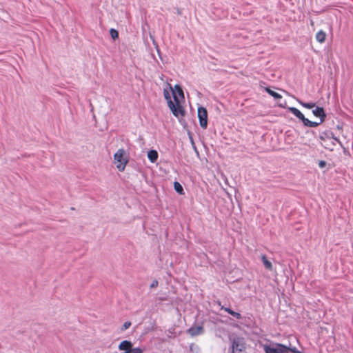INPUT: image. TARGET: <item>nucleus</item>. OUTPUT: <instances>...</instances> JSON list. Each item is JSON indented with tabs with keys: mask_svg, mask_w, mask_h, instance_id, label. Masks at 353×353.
<instances>
[{
	"mask_svg": "<svg viewBox=\"0 0 353 353\" xmlns=\"http://www.w3.org/2000/svg\"><path fill=\"white\" fill-rule=\"evenodd\" d=\"M168 88L172 92L174 101L173 104L177 112H172L173 115L178 119H181L185 116V110L182 105L185 100L184 93L181 87L176 84L172 87L170 83H168Z\"/></svg>",
	"mask_w": 353,
	"mask_h": 353,
	"instance_id": "nucleus-1",
	"label": "nucleus"
},
{
	"mask_svg": "<svg viewBox=\"0 0 353 353\" xmlns=\"http://www.w3.org/2000/svg\"><path fill=\"white\" fill-rule=\"evenodd\" d=\"M265 353H302L296 347H292L279 343H270L261 345Z\"/></svg>",
	"mask_w": 353,
	"mask_h": 353,
	"instance_id": "nucleus-2",
	"label": "nucleus"
},
{
	"mask_svg": "<svg viewBox=\"0 0 353 353\" xmlns=\"http://www.w3.org/2000/svg\"><path fill=\"white\" fill-rule=\"evenodd\" d=\"M113 163L119 172L124 171L128 163V155L123 148H120L115 152Z\"/></svg>",
	"mask_w": 353,
	"mask_h": 353,
	"instance_id": "nucleus-3",
	"label": "nucleus"
},
{
	"mask_svg": "<svg viewBox=\"0 0 353 353\" xmlns=\"http://www.w3.org/2000/svg\"><path fill=\"white\" fill-rule=\"evenodd\" d=\"M231 350L232 353H245V342L243 337L233 336L230 339Z\"/></svg>",
	"mask_w": 353,
	"mask_h": 353,
	"instance_id": "nucleus-4",
	"label": "nucleus"
},
{
	"mask_svg": "<svg viewBox=\"0 0 353 353\" xmlns=\"http://www.w3.org/2000/svg\"><path fill=\"white\" fill-rule=\"evenodd\" d=\"M288 110L292 112L295 117H296L299 119H300L305 126L315 128L319 125V123H316L314 121H311L307 118L305 117L303 113L297 108L294 107L288 108Z\"/></svg>",
	"mask_w": 353,
	"mask_h": 353,
	"instance_id": "nucleus-5",
	"label": "nucleus"
},
{
	"mask_svg": "<svg viewBox=\"0 0 353 353\" xmlns=\"http://www.w3.org/2000/svg\"><path fill=\"white\" fill-rule=\"evenodd\" d=\"M197 116L199 121V125L203 129L208 127V111L204 107H199L197 110Z\"/></svg>",
	"mask_w": 353,
	"mask_h": 353,
	"instance_id": "nucleus-6",
	"label": "nucleus"
},
{
	"mask_svg": "<svg viewBox=\"0 0 353 353\" xmlns=\"http://www.w3.org/2000/svg\"><path fill=\"white\" fill-rule=\"evenodd\" d=\"M170 90L168 88V83H166L165 87L163 88V96H164V98H165V99L167 101L168 106L170 108V111L171 112H176V109L174 108V105L173 104V101L171 99V96H170Z\"/></svg>",
	"mask_w": 353,
	"mask_h": 353,
	"instance_id": "nucleus-7",
	"label": "nucleus"
},
{
	"mask_svg": "<svg viewBox=\"0 0 353 353\" xmlns=\"http://www.w3.org/2000/svg\"><path fill=\"white\" fill-rule=\"evenodd\" d=\"M187 332L191 336H196L202 334L204 332V329L202 325H196V326H192L190 328H189Z\"/></svg>",
	"mask_w": 353,
	"mask_h": 353,
	"instance_id": "nucleus-8",
	"label": "nucleus"
},
{
	"mask_svg": "<svg viewBox=\"0 0 353 353\" xmlns=\"http://www.w3.org/2000/svg\"><path fill=\"white\" fill-rule=\"evenodd\" d=\"M312 113L315 117L319 118V124L324 121L326 116L323 108L316 107L312 110Z\"/></svg>",
	"mask_w": 353,
	"mask_h": 353,
	"instance_id": "nucleus-9",
	"label": "nucleus"
},
{
	"mask_svg": "<svg viewBox=\"0 0 353 353\" xmlns=\"http://www.w3.org/2000/svg\"><path fill=\"white\" fill-rule=\"evenodd\" d=\"M158 157L159 154L157 150H151L148 152V158L152 163L156 162Z\"/></svg>",
	"mask_w": 353,
	"mask_h": 353,
	"instance_id": "nucleus-10",
	"label": "nucleus"
},
{
	"mask_svg": "<svg viewBox=\"0 0 353 353\" xmlns=\"http://www.w3.org/2000/svg\"><path fill=\"white\" fill-rule=\"evenodd\" d=\"M326 34L324 31L320 30L316 34V39L318 42L322 43L325 41Z\"/></svg>",
	"mask_w": 353,
	"mask_h": 353,
	"instance_id": "nucleus-11",
	"label": "nucleus"
},
{
	"mask_svg": "<svg viewBox=\"0 0 353 353\" xmlns=\"http://www.w3.org/2000/svg\"><path fill=\"white\" fill-rule=\"evenodd\" d=\"M221 310H225V312H227L228 313H229L230 314H231L234 317L236 318L237 319H241V315L240 313L236 312L232 310L231 309H230L228 307H222Z\"/></svg>",
	"mask_w": 353,
	"mask_h": 353,
	"instance_id": "nucleus-12",
	"label": "nucleus"
},
{
	"mask_svg": "<svg viewBox=\"0 0 353 353\" xmlns=\"http://www.w3.org/2000/svg\"><path fill=\"white\" fill-rule=\"evenodd\" d=\"M261 260H262V262H263L264 266L265 267V268H267L269 270H272V263L268 260V259L266 258V256L265 255H263L261 256Z\"/></svg>",
	"mask_w": 353,
	"mask_h": 353,
	"instance_id": "nucleus-13",
	"label": "nucleus"
},
{
	"mask_svg": "<svg viewBox=\"0 0 353 353\" xmlns=\"http://www.w3.org/2000/svg\"><path fill=\"white\" fill-rule=\"evenodd\" d=\"M174 188L175 191L181 195L184 194V190L182 185L177 181L174 183Z\"/></svg>",
	"mask_w": 353,
	"mask_h": 353,
	"instance_id": "nucleus-14",
	"label": "nucleus"
},
{
	"mask_svg": "<svg viewBox=\"0 0 353 353\" xmlns=\"http://www.w3.org/2000/svg\"><path fill=\"white\" fill-rule=\"evenodd\" d=\"M265 91H266V92H267L270 95H271L272 97H274V99H281V98H282V96H281L280 94H279V93H277V92H274V91L272 90H271V89H270L269 88H265Z\"/></svg>",
	"mask_w": 353,
	"mask_h": 353,
	"instance_id": "nucleus-15",
	"label": "nucleus"
},
{
	"mask_svg": "<svg viewBox=\"0 0 353 353\" xmlns=\"http://www.w3.org/2000/svg\"><path fill=\"white\" fill-rule=\"evenodd\" d=\"M299 103L302 106H303L304 108H307V109H312V108H314L315 107V103H304V102H301L300 101H299Z\"/></svg>",
	"mask_w": 353,
	"mask_h": 353,
	"instance_id": "nucleus-16",
	"label": "nucleus"
},
{
	"mask_svg": "<svg viewBox=\"0 0 353 353\" xmlns=\"http://www.w3.org/2000/svg\"><path fill=\"white\" fill-rule=\"evenodd\" d=\"M110 36L114 40L118 38L119 37V32L117 30H116L115 29H110Z\"/></svg>",
	"mask_w": 353,
	"mask_h": 353,
	"instance_id": "nucleus-17",
	"label": "nucleus"
},
{
	"mask_svg": "<svg viewBox=\"0 0 353 353\" xmlns=\"http://www.w3.org/2000/svg\"><path fill=\"white\" fill-rule=\"evenodd\" d=\"M159 285V282L157 280H154L150 284V288H156Z\"/></svg>",
	"mask_w": 353,
	"mask_h": 353,
	"instance_id": "nucleus-18",
	"label": "nucleus"
},
{
	"mask_svg": "<svg viewBox=\"0 0 353 353\" xmlns=\"http://www.w3.org/2000/svg\"><path fill=\"white\" fill-rule=\"evenodd\" d=\"M326 165V162L325 161H320L319 163V166L321 168H324Z\"/></svg>",
	"mask_w": 353,
	"mask_h": 353,
	"instance_id": "nucleus-19",
	"label": "nucleus"
},
{
	"mask_svg": "<svg viewBox=\"0 0 353 353\" xmlns=\"http://www.w3.org/2000/svg\"><path fill=\"white\" fill-rule=\"evenodd\" d=\"M130 325H131V323L130 322H125L123 324V329L124 330H127L128 328L130 327Z\"/></svg>",
	"mask_w": 353,
	"mask_h": 353,
	"instance_id": "nucleus-20",
	"label": "nucleus"
},
{
	"mask_svg": "<svg viewBox=\"0 0 353 353\" xmlns=\"http://www.w3.org/2000/svg\"><path fill=\"white\" fill-rule=\"evenodd\" d=\"M334 140L335 141H336V142H338V143H341L340 141H339L338 139H336V138H334Z\"/></svg>",
	"mask_w": 353,
	"mask_h": 353,
	"instance_id": "nucleus-21",
	"label": "nucleus"
}]
</instances>
